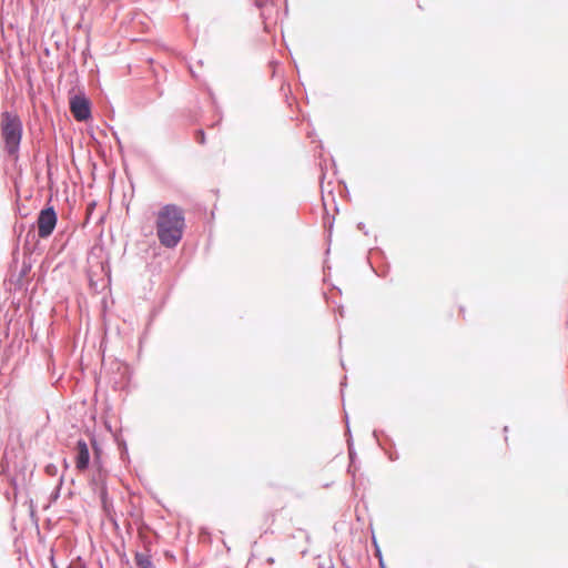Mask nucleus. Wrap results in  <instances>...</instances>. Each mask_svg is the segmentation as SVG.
<instances>
[{
	"label": "nucleus",
	"instance_id": "obj_1",
	"mask_svg": "<svg viewBox=\"0 0 568 568\" xmlns=\"http://www.w3.org/2000/svg\"><path fill=\"white\" fill-rule=\"evenodd\" d=\"M185 227V214L178 204L168 203L158 211L155 231L162 246L175 248L183 239Z\"/></svg>",
	"mask_w": 568,
	"mask_h": 568
},
{
	"label": "nucleus",
	"instance_id": "obj_2",
	"mask_svg": "<svg viewBox=\"0 0 568 568\" xmlns=\"http://www.w3.org/2000/svg\"><path fill=\"white\" fill-rule=\"evenodd\" d=\"M0 134L3 142V151L10 158L18 159L23 134V124L17 113L8 110L1 113Z\"/></svg>",
	"mask_w": 568,
	"mask_h": 568
},
{
	"label": "nucleus",
	"instance_id": "obj_3",
	"mask_svg": "<svg viewBox=\"0 0 568 568\" xmlns=\"http://www.w3.org/2000/svg\"><path fill=\"white\" fill-rule=\"evenodd\" d=\"M69 108L78 122H89L93 119L92 101L82 88H79L77 93L70 94Z\"/></svg>",
	"mask_w": 568,
	"mask_h": 568
},
{
	"label": "nucleus",
	"instance_id": "obj_4",
	"mask_svg": "<svg viewBox=\"0 0 568 568\" xmlns=\"http://www.w3.org/2000/svg\"><path fill=\"white\" fill-rule=\"evenodd\" d=\"M37 223L39 225L38 232L41 239H48L52 235L58 223V213L50 202L40 210Z\"/></svg>",
	"mask_w": 568,
	"mask_h": 568
},
{
	"label": "nucleus",
	"instance_id": "obj_5",
	"mask_svg": "<svg viewBox=\"0 0 568 568\" xmlns=\"http://www.w3.org/2000/svg\"><path fill=\"white\" fill-rule=\"evenodd\" d=\"M367 264L374 274L382 278L386 277L390 270L385 252L378 246L369 248Z\"/></svg>",
	"mask_w": 568,
	"mask_h": 568
},
{
	"label": "nucleus",
	"instance_id": "obj_6",
	"mask_svg": "<svg viewBox=\"0 0 568 568\" xmlns=\"http://www.w3.org/2000/svg\"><path fill=\"white\" fill-rule=\"evenodd\" d=\"M372 436L390 462L398 460L399 454L396 449V444L384 429H374Z\"/></svg>",
	"mask_w": 568,
	"mask_h": 568
},
{
	"label": "nucleus",
	"instance_id": "obj_7",
	"mask_svg": "<svg viewBox=\"0 0 568 568\" xmlns=\"http://www.w3.org/2000/svg\"><path fill=\"white\" fill-rule=\"evenodd\" d=\"M32 268L31 255L29 253L23 254V261L20 271L16 274L12 273L10 281L14 284L17 291L27 290L29 282L26 277Z\"/></svg>",
	"mask_w": 568,
	"mask_h": 568
},
{
	"label": "nucleus",
	"instance_id": "obj_8",
	"mask_svg": "<svg viewBox=\"0 0 568 568\" xmlns=\"http://www.w3.org/2000/svg\"><path fill=\"white\" fill-rule=\"evenodd\" d=\"M75 468L80 471L89 469L91 466V455L87 442L83 438L77 440V452L74 456Z\"/></svg>",
	"mask_w": 568,
	"mask_h": 568
},
{
	"label": "nucleus",
	"instance_id": "obj_9",
	"mask_svg": "<svg viewBox=\"0 0 568 568\" xmlns=\"http://www.w3.org/2000/svg\"><path fill=\"white\" fill-rule=\"evenodd\" d=\"M90 439H91V445H92V449H93V459L91 462L92 468L95 473L99 474V478H101V477L104 478L108 476V470L104 467L103 459H102L103 449H102L101 445L99 444V442L95 437V434H92Z\"/></svg>",
	"mask_w": 568,
	"mask_h": 568
},
{
	"label": "nucleus",
	"instance_id": "obj_10",
	"mask_svg": "<svg viewBox=\"0 0 568 568\" xmlns=\"http://www.w3.org/2000/svg\"><path fill=\"white\" fill-rule=\"evenodd\" d=\"M344 422H345V436H346L347 452H348V465H351V467L359 468L357 453L355 450L353 434H352L351 425H349V417L345 409H344Z\"/></svg>",
	"mask_w": 568,
	"mask_h": 568
},
{
	"label": "nucleus",
	"instance_id": "obj_11",
	"mask_svg": "<svg viewBox=\"0 0 568 568\" xmlns=\"http://www.w3.org/2000/svg\"><path fill=\"white\" fill-rule=\"evenodd\" d=\"M334 222H335V216L329 214V212L326 207V204L324 203L323 227H324V233H325V242L327 244V248L325 252L326 255H328L329 251H331Z\"/></svg>",
	"mask_w": 568,
	"mask_h": 568
},
{
	"label": "nucleus",
	"instance_id": "obj_12",
	"mask_svg": "<svg viewBox=\"0 0 568 568\" xmlns=\"http://www.w3.org/2000/svg\"><path fill=\"white\" fill-rule=\"evenodd\" d=\"M113 442L116 445V448L119 450L120 460L125 466H129L131 464V458L129 455V448H128V443H126L125 438L122 436V434H114Z\"/></svg>",
	"mask_w": 568,
	"mask_h": 568
},
{
	"label": "nucleus",
	"instance_id": "obj_13",
	"mask_svg": "<svg viewBox=\"0 0 568 568\" xmlns=\"http://www.w3.org/2000/svg\"><path fill=\"white\" fill-rule=\"evenodd\" d=\"M134 564L135 568H155V565L152 561V556L138 550L134 554Z\"/></svg>",
	"mask_w": 568,
	"mask_h": 568
},
{
	"label": "nucleus",
	"instance_id": "obj_14",
	"mask_svg": "<svg viewBox=\"0 0 568 568\" xmlns=\"http://www.w3.org/2000/svg\"><path fill=\"white\" fill-rule=\"evenodd\" d=\"M99 481H100V487L94 493L98 495V497L100 499V504H105L108 501L113 500V498L110 496L109 490H108L106 477H104V478L101 477L99 479Z\"/></svg>",
	"mask_w": 568,
	"mask_h": 568
},
{
	"label": "nucleus",
	"instance_id": "obj_15",
	"mask_svg": "<svg viewBox=\"0 0 568 568\" xmlns=\"http://www.w3.org/2000/svg\"><path fill=\"white\" fill-rule=\"evenodd\" d=\"M29 506V517H30V520L31 523L36 526V529L38 531V536L39 538L41 539V534H40V527H39V516H38V513H37V505L36 503L33 501L32 498H29L27 501H26Z\"/></svg>",
	"mask_w": 568,
	"mask_h": 568
},
{
	"label": "nucleus",
	"instance_id": "obj_16",
	"mask_svg": "<svg viewBox=\"0 0 568 568\" xmlns=\"http://www.w3.org/2000/svg\"><path fill=\"white\" fill-rule=\"evenodd\" d=\"M115 552L118 554L120 564L122 566H126L129 568H132L130 559H129V557L126 555V551H125V541H124L123 538L121 539V545L115 547Z\"/></svg>",
	"mask_w": 568,
	"mask_h": 568
},
{
	"label": "nucleus",
	"instance_id": "obj_17",
	"mask_svg": "<svg viewBox=\"0 0 568 568\" xmlns=\"http://www.w3.org/2000/svg\"><path fill=\"white\" fill-rule=\"evenodd\" d=\"M62 485H63V476H61L59 478L58 485L50 493L49 504L44 507V509H48L51 506V504L55 503L60 498Z\"/></svg>",
	"mask_w": 568,
	"mask_h": 568
},
{
	"label": "nucleus",
	"instance_id": "obj_18",
	"mask_svg": "<svg viewBox=\"0 0 568 568\" xmlns=\"http://www.w3.org/2000/svg\"><path fill=\"white\" fill-rule=\"evenodd\" d=\"M106 126H108L109 131L111 132V135L113 136L114 142L116 143V146H118V149H119V152H120L121 154H123V153H124V148H123V144H122V141H121V138H120V135H119L118 131H116V130H115V128H114L113 125H111V124H106Z\"/></svg>",
	"mask_w": 568,
	"mask_h": 568
},
{
	"label": "nucleus",
	"instance_id": "obj_19",
	"mask_svg": "<svg viewBox=\"0 0 568 568\" xmlns=\"http://www.w3.org/2000/svg\"><path fill=\"white\" fill-rule=\"evenodd\" d=\"M100 506H101V510L103 511V514L106 518L116 514L115 509H114L113 500L108 501L105 504H100Z\"/></svg>",
	"mask_w": 568,
	"mask_h": 568
},
{
	"label": "nucleus",
	"instance_id": "obj_20",
	"mask_svg": "<svg viewBox=\"0 0 568 568\" xmlns=\"http://www.w3.org/2000/svg\"><path fill=\"white\" fill-rule=\"evenodd\" d=\"M19 254H20V248H19V243H17L12 250V260H11V263H10V271H12L13 268L17 270L18 267V263H19Z\"/></svg>",
	"mask_w": 568,
	"mask_h": 568
},
{
	"label": "nucleus",
	"instance_id": "obj_21",
	"mask_svg": "<svg viewBox=\"0 0 568 568\" xmlns=\"http://www.w3.org/2000/svg\"><path fill=\"white\" fill-rule=\"evenodd\" d=\"M194 139L199 144L204 145L206 143V134L203 129H196L194 131Z\"/></svg>",
	"mask_w": 568,
	"mask_h": 568
},
{
	"label": "nucleus",
	"instance_id": "obj_22",
	"mask_svg": "<svg viewBox=\"0 0 568 568\" xmlns=\"http://www.w3.org/2000/svg\"><path fill=\"white\" fill-rule=\"evenodd\" d=\"M8 483L10 485V487L12 488L14 498H17V496L19 494V484H18L17 477L16 476H9Z\"/></svg>",
	"mask_w": 568,
	"mask_h": 568
},
{
	"label": "nucleus",
	"instance_id": "obj_23",
	"mask_svg": "<svg viewBox=\"0 0 568 568\" xmlns=\"http://www.w3.org/2000/svg\"><path fill=\"white\" fill-rule=\"evenodd\" d=\"M372 544L374 546V554L377 557L378 561L381 559H384L383 554H382V549H381V547H379V545L377 542V539H376L375 535H373V537H372Z\"/></svg>",
	"mask_w": 568,
	"mask_h": 568
},
{
	"label": "nucleus",
	"instance_id": "obj_24",
	"mask_svg": "<svg viewBox=\"0 0 568 568\" xmlns=\"http://www.w3.org/2000/svg\"><path fill=\"white\" fill-rule=\"evenodd\" d=\"M99 479H100L99 478V474L94 471V474L92 475V477L89 480V485H90V487L92 488L93 491H95L100 487Z\"/></svg>",
	"mask_w": 568,
	"mask_h": 568
},
{
	"label": "nucleus",
	"instance_id": "obj_25",
	"mask_svg": "<svg viewBox=\"0 0 568 568\" xmlns=\"http://www.w3.org/2000/svg\"><path fill=\"white\" fill-rule=\"evenodd\" d=\"M44 470H45V474L48 476H54L57 475L58 473V468L54 464H48L45 467H44Z\"/></svg>",
	"mask_w": 568,
	"mask_h": 568
},
{
	"label": "nucleus",
	"instance_id": "obj_26",
	"mask_svg": "<svg viewBox=\"0 0 568 568\" xmlns=\"http://www.w3.org/2000/svg\"><path fill=\"white\" fill-rule=\"evenodd\" d=\"M113 526L115 532H120V525L116 519V514L106 518Z\"/></svg>",
	"mask_w": 568,
	"mask_h": 568
},
{
	"label": "nucleus",
	"instance_id": "obj_27",
	"mask_svg": "<svg viewBox=\"0 0 568 568\" xmlns=\"http://www.w3.org/2000/svg\"><path fill=\"white\" fill-rule=\"evenodd\" d=\"M108 113L105 112V116L110 120H114L115 111L110 102L106 103Z\"/></svg>",
	"mask_w": 568,
	"mask_h": 568
},
{
	"label": "nucleus",
	"instance_id": "obj_28",
	"mask_svg": "<svg viewBox=\"0 0 568 568\" xmlns=\"http://www.w3.org/2000/svg\"><path fill=\"white\" fill-rule=\"evenodd\" d=\"M54 552H55L54 547H51V548H50V556H49V560H50V564H51V567H52V568H58V565H57V562H55Z\"/></svg>",
	"mask_w": 568,
	"mask_h": 568
},
{
	"label": "nucleus",
	"instance_id": "obj_29",
	"mask_svg": "<svg viewBox=\"0 0 568 568\" xmlns=\"http://www.w3.org/2000/svg\"><path fill=\"white\" fill-rule=\"evenodd\" d=\"M358 468H355V467H351V465L347 466V474H349L352 477H353V481H352V486L353 488L355 487V473Z\"/></svg>",
	"mask_w": 568,
	"mask_h": 568
},
{
	"label": "nucleus",
	"instance_id": "obj_30",
	"mask_svg": "<svg viewBox=\"0 0 568 568\" xmlns=\"http://www.w3.org/2000/svg\"><path fill=\"white\" fill-rule=\"evenodd\" d=\"M268 0H253V4L260 10H263Z\"/></svg>",
	"mask_w": 568,
	"mask_h": 568
},
{
	"label": "nucleus",
	"instance_id": "obj_31",
	"mask_svg": "<svg viewBox=\"0 0 568 568\" xmlns=\"http://www.w3.org/2000/svg\"><path fill=\"white\" fill-rule=\"evenodd\" d=\"M347 386V377L344 376L339 383L342 399L344 400V389Z\"/></svg>",
	"mask_w": 568,
	"mask_h": 568
},
{
	"label": "nucleus",
	"instance_id": "obj_32",
	"mask_svg": "<svg viewBox=\"0 0 568 568\" xmlns=\"http://www.w3.org/2000/svg\"><path fill=\"white\" fill-rule=\"evenodd\" d=\"M105 429L112 435L114 438V434H122L121 430H113V427L110 422H105Z\"/></svg>",
	"mask_w": 568,
	"mask_h": 568
},
{
	"label": "nucleus",
	"instance_id": "obj_33",
	"mask_svg": "<svg viewBox=\"0 0 568 568\" xmlns=\"http://www.w3.org/2000/svg\"><path fill=\"white\" fill-rule=\"evenodd\" d=\"M357 230L362 231L365 235H368V230L364 222H358L356 225Z\"/></svg>",
	"mask_w": 568,
	"mask_h": 568
},
{
	"label": "nucleus",
	"instance_id": "obj_34",
	"mask_svg": "<svg viewBox=\"0 0 568 568\" xmlns=\"http://www.w3.org/2000/svg\"><path fill=\"white\" fill-rule=\"evenodd\" d=\"M265 521H271L273 524L275 521V514L274 513L266 514Z\"/></svg>",
	"mask_w": 568,
	"mask_h": 568
},
{
	"label": "nucleus",
	"instance_id": "obj_35",
	"mask_svg": "<svg viewBox=\"0 0 568 568\" xmlns=\"http://www.w3.org/2000/svg\"><path fill=\"white\" fill-rule=\"evenodd\" d=\"M210 98H211V101H212V104L217 108V101H216V98L214 95V93L210 90Z\"/></svg>",
	"mask_w": 568,
	"mask_h": 568
},
{
	"label": "nucleus",
	"instance_id": "obj_36",
	"mask_svg": "<svg viewBox=\"0 0 568 568\" xmlns=\"http://www.w3.org/2000/svg\"><path fill=\"white\" fill-rule=\"evenodd\" d=\"M378 567L379 568H388L384 559L379 560Z\"/></svg>",
	"mask_w": 568,
	"mask_h": 568
},
{
	"label": "nucleus",
	"instance_id": "obj_37",
	"mask_svg": "<svg viewBox=\"0 0 568 568\" xmlns=\"http://www.w3.org/2000/svg\"><path fill=\"white\" fill-rule=\"evenodd\" d=\"M63 467L64 469H68L70 467V464L67 458H63Z\"/></svg>",
	"mask_w": 568,
	"mask_h": 568
},
{
	"label": "nucleus",
	"instance_id": "obj_38",
	"mask_svg": "<svg viewBox=\"0 0 568 568\" xmlns=\"http://www.w3.org/2000/svg\"><path fill=\"white\" fill-rule=\"evenodd\" d=\"M344 312H345V311H344V306H343V305H339V306H338V313H339V315H341V316H344Z\"/></svg>",
	"mask_w": 568,
	"mask_h": 568
},
{
	"label": "nucleus",
	"instance_id": "obj_39",
	"mask_svg": "<svg viewBox=\"0 0 568 568\" xmlns=\"http://www.w3.org/2000/svg\"><path fill=\"white\" fill-rule=\"evenodd\" d=\"M30 235H31V233L29 232V233L27 234V236H26V241H24L26 243H24V245H29V237H30Z\"/></svg>",
	"mask_w": 568,
	"mask_h": 568
},
{
	"label": "nucleus",
	"instance_id": "obj_40",
	"mask_svg": "<svg viewBox=\"0 0 568 568\" xmlns=\"http://www.w3.org/2000/svg\"><path fill=\"white\" fill-rule=\"evenodd\" d=\"M274 561H275V560H274V558H273V557H268V558L266 559V562H267V564H274Z\"/></svg>",
	"mask_w": 568,
	"mask_h": 568
},
{
	"label": "nucleus",
	"instance_id": "obj_41",
	"mask_svg": "<svg viewBox=\"0 0 568 568\" xmlns=\"http://www.w3.org/2000/svg\"><path fill=\"white\" fill-rule=\"evenodd\" d=\"M263 534H274V530H272V529L267 528L266 530H264V532H263Z\"/></svg>",
	"mask_w": 568,
	"mask_h": 568
},
{
	"label": "nucleus",
	"instance_id": "obj_42",
	"mask_svg": "<svg viewBox=\"0 0 568 568\" xmlns=\"http://www.w3.org/2000/svg\"><path fill=\"white\" fill-rule=\"evenodd\" d=\"M344 186H346V184L344 183ZM345 193H346V196L349 197L351 194H349V191L347 190V187H345Z\"/></svg>",
	"mask_w": 568,
	"mask_h": 568
},
{
	"label": "nucleus",
	"instance_id": "obj_43",
	"mask_svg": "<svg viewBox=\"0 0 568 568\" xmlns=\"http://www.w3.org/2000/svg\"><path fill=\"white\" fill-rule=\"evenodd\" d=\"M333 202H334V209H335V211H336V212H338V206H337V204H336V202H335V199H334V197H333Z\"/></svg>",
	"mask_w": 568,
	"mask_h": 568
},
{
	"label": "nucleus",
	"instance_id": "obj_44",
	"mask_svg": "<svg viewBox=\"0 0 568 568\" xmlns=\"http://www.w3.org/2000/svg\"><path fill=\"white\" fill-rule=\"evenodd\" d=\"M332 485H333V483H326V484H324V485H323V487H324V488H328V487H331Z\"/></svg>",
	"mask_w": 568,
	"mask_h": 568
},
{
	"label": "nucleus",
	"instance_id": "obj_45",
	"mask_svg": "<svg viewBox=\"0 0 568 568\" xmlns=\"http://www.w3.org/2000/svg\"><path fill=\"white\" fill-rule=\"evenodd\" d=\"M333 287H334V288H335L339 294H342V291H341V288H339V287H337V286H333Z\"/></svg>",
	"mask_w": 568,
	"mask_h": 568
},
{
	"label": "nucleus",
	"instance_id": "obj_46",
	"mask_svg": "<svg viewBox=\"0 0 568 568\" xmlns=\"http://www.w3.org/2000/svg\"><path fill=\"white\" fill-rule=\"evenodd\" d=\"M108 276H109V277L111 276V270H110V266H108Z\"/></svg>",
	"mask_w": 568,
	"mask_h": 568
},
{
	"label": "nucleus",
	"instance_id": "obj_47",
	"mask_svg": "<svg viewBox=\"0 0 568 568\" xmlns=\"http://www.w3.org/2000/svg\"><path fill=\"white\" fill-rule=\"evenodd\" d=\"M503 432H504V433H507V432H508V426H505V427L503 428Z\"/></svg>",
	"mask_w": 568,
	"mask_h": 568
},
{
	"label": "nucleus",
	"instance_id": "obj_48",
	"mask_svg": "<svg viewBox=\"0 0 568 568\" xmlns=\"http://www.w3.org/2000/svg\"><path fill=\"white\" fill-rule=\"evenodd\" d=\"M44 52H45L47 55H49V53H50L48 48H45Z\"/></svg>",
	"mask_w": 568,
	"mask_h": 568
},
{
	"label": "nucleus",
	"instance_id": "obj_49",
	"mask_svg": "<svg viewBox=\"0 0 568 568\" xmlns=\"http://www.w3.org/2000/svg\"><path fill=\"white\" fill-rule=\"evenodd\" d=\"M6 497H7V499H10V493L9 491L6 493Z\"/></svg>",
	"mask_w": 568,
	"mask_h": 568
},
{
	"label": "nucleus",
	"instance_id": "obj_50",
	"mask_svg": "<svg viewBox=\"0 0 568 568\" xmlns=\"http://www.w3.org/2000/svg\"><path fill=\"white\" fill-rule=\"evenodd\" d=\"M261 18H262V19H265V14H264V12H263V11L261 12Z\"/></svg>",
	"mask_w": 568,
	"mask_h": 568
},
{
	"label": "nucleus",
	"instance_id": "obj_51",
	"mask_svg": "<svg viewBox=\"0 0 568 568\" xmlns=\"http://www.w3.org/2000/svg\"><path fill=\"white\" fill-rule=\"evenodd\" d=\"M317 568H325L323 564H318Z\"/></svg>",
	"mask_w": 568,
	"mask_h": 568
},
{
	"label": "nucleus",
	"instance_id": "obj_52",
	"mask_svg": "<svg viewBox=\"0 0 568 568\" xmlns=\"http://www.w3.org/2000/svg\"><path fill=\"white\" fill-rule=\"evenodd\" d=\"M294 67L298 71V67H297V63L295 61H294Z\"/></svg>",
	"mask_w": 568,
	"mask_h": 568
},
{
	"label": "nucleus",
	"instance_id": "obj_53",
	"mask_svg": "<svg viewBox=\"0 0 568 568\" xmlns=\"http://www.w3.org/2000/svg\"><path fill=\"white\" fill-rule=\"evenodd\" d=\"M329 568H335V566L332 564Z\"/></svg>",
	"mask_w": 568,
	"mask_h": 568
}]
</instances>
